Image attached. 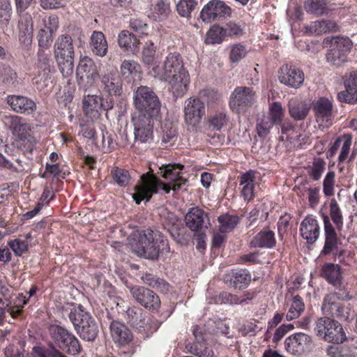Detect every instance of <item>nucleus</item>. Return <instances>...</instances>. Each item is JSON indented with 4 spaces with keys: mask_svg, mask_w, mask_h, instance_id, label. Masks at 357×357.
<instances>
[{
    "mask_svg": "<svg viewBox=\"0 0 357 357\" xmlns=\"http://www.w3.org/2000/svg\"><path fill=\"white\" fill-rule=\"evenodd\" d=\"M142 183L135 186V193L132 198L136 204H139L142 200L149 201L152 194L158 193L160 188L166 194L169 193L172 189V185L168 181L165 183L161 181L152 171H149L141 176Z\"/></svg>",
    "mask_w": 357,
    "mask_h": 357,
    "instance_id": "6e6552de",
    "label": "nucleus"
},
{
    "mask_svg": "<svg viewBox=\"0 0 357 357\" xmlns=\"http://www.w3.org/2000/svg\"><path fill=\"white\" fill-rule=\"evenodd\" d=\"M345 91L338 93L340 101L354 102L357 101V72H351L344 81Z\"/></svg>",
    "mask_w": 357,
    "mask_h": 357,
    "instance_id": "7c9ffc66",
    "label": "nucleus"
},
{
    "mask_svg": "<svg viewBox=\"0 0 357 357\" xmlns=\"http://www.w3.org/2000/svg\"><path fill=\"white\" fill-rule=\"evenodd\" d=\"M19 40L26 47L31 45L33 40V26L31 16L24 13L20 16L18 24Z\"/></svg>",
    "mask_w": 357,
    "mask_h": 357,
    "instance_id": "cd10ccee",
    "label": "nucleus"
},
{
    "mask_svg": "<svg viewBox=\"0 0 357 357\" xmlns=\"http://www.w3.org/2000/svg\"><path fill=\"white\" fill-rule=\"evenodd\" d=\"M29 302V298H26L23 294H20L14 300L13 305H10L7 308V311L10 313L12 317H17L22 312L24 305Z\"/></svg>",
    "mask_w": 357,
    "mask_h": 357,
    "instance_id": "6e6d98bb",
    "label": "nucleus"
},
{
    "mask_svg": "<svg viewBox=\"0 0 357 357\" xmlns=\"http://www.w3.org/2000/svg\"><path fill=\"white\" fill-rule=\"evenodd\" d=\"M354 317V312L351 310L350 305L342 303L333 318L335 317L340 320L347 321L352 319Z\"/></svg>",
    "mask_w": 357,
    "mask_h": 357,
    "instance_id": "69168bd1",
    "label": "nucleus"
},
{
    "mask_svg": "<svg viewBox=\"0 0 357 357\" xmlns=\"http://www.w3.org/2000/svg\"><path fill=\"white\" fill-rule=\"evenodd\" d=\"M133 105L139 112L150 116H157L161 103L155 92L147 86H138L132 93Z\"/></svg>",
    "mask_w": 357,
    "mask_h": 357,
    "instance_id": "423d86ee",
    "label": "nucleus"
},
{
    "mask_svg": "<svg viewBox=\"0 0 357 357\" xmlns=\"http://www.w3.org/2000/svg\"><path fill=\"white\" fill-rule=\"evenodd\" d=\"M183 168L184 166L181 164H166L159 169L161 176L170 182L174 191L180 190L187 182L183 176Z\"/></svg>",
    "mask_w": 357,
    "mask_h": 357,
    "instance_id": "b1692460",
    "label": "nucleus"
},
{
    "mask_svg": "<svg viewBox=\"0 0 357 357\" xmlns=\"http://www.w3.org/2000/svg\"><path fill=\"white\" fill-rule=\"evenodd\" d=\"M169 13L170 8L169 3H167L163 0H160L154 6L152 17L155 21H162L168 17Z\"/></svg>",
    "mask_w": 357,
    "mask_h": 357,
    "instance_id": "864d4df0",
    "label": "nucleus"
},
{
    "mask_svg": "<svg viewBox=\"0 0 357 357\" xmlns=\"http://www.w3.org/2000/svg\"><path fill=\"white\" fill-rule=\"evenodd\" d=\"M247 50L245 46L236 44L231 47L230 52V59L232 62H238L245 56Z\"/></svg>",
    "mask_w": 357,
    "mask_h": 357,
    "instance_id": "774afa93",
    "label": "nucleus"
},
{
    "mask_svg": "<svg viewBox=\"0 0 357 357\" xmlns=\"http://www.w3.org/2000/svg\"><path fill=\"white\" fill-rule=\"evenodd\" d=\"M250 282V275L246 270H240L232 273L229 282L235 289L245 288Z\"/></svg>",
    "mask_w": 357,
    "mask_h": 357,
    "instance_id": "a18cd8bd",
    "label": "nucleus"
},
{
    "mask_svg": "<svg viewBox=\"0 0 357 357\" xmlns=\"http://www.w3.org/2000/svg\"><path fill=\"white\" fill-rule=\"evenodd\" d=\"M53 33L41 24L37 35L40 49L47 48L52 41Z\"/></svg>",
    "mask_w": 357,
    "mask_h": 357,
    "instance_id": "052dcab7",
    "label": "nucleus"
},
{
    "mask_svg": "<svg viewBox=\"0 0 357 357\" xmlns=\"http://www.w3.org/2000/svg\"><path fill=\"white\" fill-rule=\"evenodd\" d=\"M129 245L137 256L148 259H156L159 252L167 248V241L158 231L147 229L133 231L130 236Z\"/></svg>",
    "mask_w": 357,
    "mask_h": 357,
    "instance_id": "f03ea898",
    "label": "nucleus"
},
{
    "mask_svg": "<svg viewBox=\"0 0 357 357\" xmlns=\"http://www.w3.org/2000/svg\"><path fill=\"white\" fill-rule=\"evenodd\" d=\"M185 222L186 226L193 231H202L211 225L207 213L197 206L188 209L185 216Z\"/></svg>",
    "mask_w": 357,
    "mask_h": 357,
    "instance_id": "393cba45",
    "label": "nucleus"
},
{
    "mask_svg": "<svg viewBox=\"0 0 357 357\" xmlns=\"http://www.w3.org/2000/svg\"><path fill=\"white\" fill-rule=\"evenodd\" d=\"M197 98H200L204 102H206L208 104L213 103L219 100L220 96L215 90L211 89H205L199 91Z\"/></svg>",
    "mask_w": 357,
    "mask_h": 357,
    "instance_id": "0e129e2a",
    "label": "nucleus"
},
{
    "mask_svg": "<svg viewBox=\"0 0 357 357\" xmlns=\"http://www.w3.org/2000/svg\"><path fill=\"white\" fill-rule=\"evenodd\" d=\"M312 111L320 128H329L333 124V104L326 98H319L312 102Z\"/></svg>",
    "mask_w": 357,
    "mask_h": 357,
    "instance_id": "6ab92c4d",
    "label": "nucleus"
},
{
    "mask_svg": "<svg viewBox=\"0 0 357 357\" xmlns=\"http://www.w3.org/2000/svg\"><path fill=\"white\" fill-rule=\"evenodd\" d=\"M325 231V244L322 252L329 254L337 245V234L328 215L323 216Z\"/></svg>",
    "mask_w": 357,
    "mask_h": 357,
    "instance_id": "f704fd0d",
    "label": "nucleus"
},
{
    "mask_svg": "<svg viewBox=\"0 0 357 357\" xmlns=\"http://www.w3.org/2000/svg\"><path fill=\"white\" fill-rule=\"evenodd\" d=\"M118 44L124 50L135 52L139 49V40L128 30H123L118 36Z\"/></svg>",
    "mask_w": 357,
    "mask_h": 357,
    "instance_id": "58836bf2",
    "label": "nucleus"
},
{
    "mask_svg": "<svg viewBox=\"0 0 357 357\" xmlns=\"http://www.w3.org/2000/svg\"><path fill=\"white\" fill-rule=\"evenodd\" d=\"M90 45L92 52L100 57H103L107 52L108 45L105 35L101 31H94L90 39Z\"/></svg>",
    "mask_w": 357,
    "mask_h": 357,
    "instance_id": "c9c22d12",
    "label": "nucleus"
},
{
    "mask_svg": "<svg viewBox=\"0 0 357 357\" xmlns=\"http://www.w3.org/2000/svg\"><path fill=\"white\" fill-rule=\"evenodd\" d=\"M326 169V162L320 159H314L312 164L307 168L310 177L314 181H318Z\"/></svg>",
    "mask_w": 357,
    "mask_h": 357,
    "instance_id": "8fccbe9b",
    "label": "nucleus"
},
{
    "mask_svg": "<svg viewBox=\"0 0 357 357\" xmlns=\"http://www.w3.org/2000/svg\"><path fill=\"white\" fill-rule=\"evenodd\" d=\"M7 103L15 112L26 115L34 114L37 108L33 100L23 96H8Z\"/></svg>",
    "mask_w": 357,
    "mask_h": 357,
    "instance_id": "bb28decb",
    "label": "nucleus"
},
{
    "mask_svg": "<svg viewBox=\"0 0 357 357\" xmlns=\"http://www.w3.org/2000/svg\"><path fill=\"white\" fill-rule=\"evenodd\" d=\"M342 303L337 293H329L323 299L321 312L323 314L333 318Z\"/></svg>",
    "mask_w": 357,
    "mask_h": 357,
    "instance_id": "4c0bfd02",
    "label": "nucleus"
},
{
    "mask_svg": "<svg viewBox=\"0 0 357 357\" xmlns=\"http://www.w3.org/2000/svg\"><path fill=\"white\" fill-rule=\"evenodd\" d=\"M155 52L156 47L153 43L151 41L146 42L142 52V59L143 62L146 64L152 63L155 59Z\"/></svg>",
    "mask_w": 357,
    "mask_h": 357,
    "instance_id": "680f3d73",
    "label": "nucleus"
},
{
    "mask_svg": "<svg viewBox=\"0 0 357 357\" xmlns=\"http://www.w3.org/2000/svg\"><path fill=\"white\" fill-rule=\"evenodd\" d=\"M0 82L7 86H15L17 82V73L10 66H3L0 69Z\"/></svg>",
    "mask_w": 357,
    "mask_h": 357,
    "instance_id": "3c124183",
    "label": "nucleus"
},
{
    "mask_svg": "<svg viewBox=\"0 0 357 357\" xmlns=\"http://www.w3.org/2000/svg\"><path fill=\"white\" fill-rule=\"evenodd\" d=\"M99 75L98 67L92 59L84 56L79 60L76 69V77L80 87L87 89L93 86Z\"/></svg>",
    "mask_w": 357,
    "mask_h": 357,
    "instance_id": "f8f14e48",
    "label": "nucleus"
},
{
    "mask_svg": "<svg viewBox=\"0 0 357 357\" xmlns=\"http://www.w3.org/2000/svg\"><path fill=\"white\" fill-rule=\"evenodd\" d=\"M285 112L279 102H274L269 106V119L274 123H281L284 117Z\"/></svg>",
    "mask_w": 357,
    "mask_h": 357,
    "instance_id": "603ef678",
    "label": "nucleus"
},
{
    "mask_svg": "<svg viewBox=\"0 0 357 357\" xmlns=\"http://www.w3.org/2000/svg\"><path fill=\"white\" fill-rule=\"evenodd\" d=\"M232 10L221 0H211L202 9L200 18L204 22H211L221 18L231 16Z\"/></svg>",
    "mask_w": 357,
    "mask_h": 357,
    "instance_id": "f3484780",
    "label": "nucleus"
},
{
    "mask_svg": "<svg viewBox=\"0 0 357 357\" xmlns=\"http://www.w3.org/2000/svg\"><path fill=\"white\" fill-rule=\"evenodd\" d=\"M35 357H66L61 351L54 346L45 349L40 347H33Z\"/></svg>",
    "mask_w": 357,
    "mask_h": 357,
    "instance_id": "bf43d9fd",
    "label": "nucleus"
},
{
    "mask_svg": "<svg viewBox=\"0 0 357 357\" xmlns=\"http://www.w3.org/2000/svg\"><path fill=\"white\" fill-rule=\"evenodd\" d=\"M275 233L269 229H264L255 235L250 242L251 248H273L275 246Z\"/></svg>",
    "mask_w": 357,
    "mask_h": 357,
    "instance_id": "2f4dec72",
    "label": "nucleus"
},
{
    "mask_svg": "<svg viewBox=\"0 0 357 357\" xmlns=\"http://www.w3.org/2000/svg\"><path fill=\"white\" fill-rule=\"evenodd\" d=\"M321 275L328 283L336 285L342 279L341 268L338 264H325L321 268Z\"/></svg>",
    "mask_w": 357,
    "mask_h": 357,
    "instance_id": "ea45409f",
    "label": "nucleus"
},
{
    "mask_svg": "<svg viewBox=\"0 0 357 357\" xmlns=\"http://www.w3.org/2000/svg\"><path fill=\"white\" fill-rule=\"evenodd\" d=\"M8 245L17 257L22 256L29 249L28 242L19 238L9 241Z\"/></svg>",
    "mask_w": 357,
    "mask_h": 357,
    "instance_id": "4d7b16f0",
    "label": "nucleus"
},
{
    "mask_svg": "<svg viewBox=\"0 0 357 357\" xmlns=\"http://www.w3.org/2000/svg\"><path fill=\"white\" fill-rule=\"evenodd\" d=\"M288 109L289 115L296 121L304 120L310 112L309 105L297 98L289 100Z\"/></svg>",
    "mask_w": 357,
    "mask_h": 357,
    "instance_id": "72a5a7b5",
    "label": "nucleus"
},
{
    "mask_svg": "<svg viewBox=\"0 0 357 357\" xmlns=\"http://www.w3.org/2000/svg\"><path fill=\"white\" fill-rule=\"evenodd\" d=\"M313 346V338L304 333H296L286 338L284 347L286 350L295 356H300L309 351Z\"/></svg>",
    "mask_w": 357,
    "mask_h": 357,
    "instance_id": "aec40b11",
    "label": "nucleus"
},
{
    "mask_svg": "<svg viewBox=\"0 0 357 357\" xmlns=\"http://www.w3.org/2000/svg\"><path fill=\"white\" fill-rule=\"evenodd\" d=\"M305 308V303L303 298L296 295L293 297L290 307L286 314V319L291 321L298 318L304 312Z\"/></svg>",
    "mask_w": 357,
    "mask_h": 357,
    "instance_id": "c03bdc74",
    "label": "nucleus"
},
{
    "mask_svg": "<svg viewBox=\"0 0 357 357\" xmlns=\"http://www.w3.org/2000/svg\"><path fill=\"white\" fill-rule=\"evenodd\" d=\"M68 317L76 333L86 341H93L98 334V326L91 314L81 305L70 309Z\"/></svg>",
    "mask_w": 357,
    "mask_h": 357,
    "instance_id": "7ed1b4c3",
    "label": "nucleus"
},
{
    "mask_svg": "<svg viewBox=\"0 0 357 357\" xmlns=\"http://www.w3.org/2000/svg\"><path fill=\"white\" fill-rule=\"evenodd\" d=\"M37 68L38 69V77L33 78V83L38 85V89L41 91L47 86L46 82L50 79V75L54 71L51 54L45 52L43 49H39L38 52Z\"/></svg>",
    "mask_w": 357,
    "mask_h": 357,
    "instance_id": "2eb2a0df",
    "label": "nucleus"
},
{
    "mask_svg": "<svg viewBox=\"0 0 357 357\" xmlns=\"http://www.w3.org/2000/svg\"><path fill=\"white\" fill-rule=\"evenodd\" d=\"M48 332L55 346L68 354L78 355L82 351V347L77 337L66 328L57 325L51 324Z\"/></svg>",
    "mask_w": 357,
    "mask_h": 357,
    "instance_id": "1a4fd4ad",
    "label": "nucleus"
},
{
    "mask_svg": "<svg viewBox=\"0 0 357 357\" xmlns=\"http://www.w3.org/2000/svg\"><path fill=\"white\" fill-rule=\"evenodd\" d=\"M314 332L317 337L328 343L339 344L347 340L342 324L329 317L318 318L314 322Z\"/></svg>",
    "mask_w": 357,
    "mask_h": 357,
    "instance_id": "0eeeda50",
    "label": "nucleus"
},
{
    "mask_svg": "<svg viewBox=\"0 0 357 357\" xmlns=\"http://www.w3.org/2000/svg\"><path fill=\"white\" fill-rule=\"evenodd\" d=\"M102 93L108 96H119L122 93V81L116 67L105 66L99 75Z\"/></svg>",
    "mask_w": 357,
    "mask_h": 357,
    "instance_id": "ddd939ff",
    "label": "nucleus"
},
{
    "mask_svg": "<svg viewBox=\"0 0 357 357\" xmlns=\"http://www.w3.org/2000/svg\"><path fill=\"white\" fill-rule=\"evenodd\" d=\"M196 4V0H180L176 5V10L181 16L189 17Z\"/></svg>",
    "mask_w": 357,
    "mask_h": 357,
    "instance_id": "13d9d810",
    "label": "nucleus"
},
{
    "mask_svg": "<svg viewBox=\"0 0 357 357\" xmlns=\"http://www.w3.org/2000/svg\"><path fill=\"white\" fill-rule=\"evenodd\" d=\"M259 173L255 170H249L243 173L240 178V185L242 186L241 195L244 199L250 201L253 199L255 194V185L257 183V178Z\"/></svg>",
    "mask_w": 357,
    "mask_h": 357,
    "instance_id": "c85d7f7f",
    "label": "nucleus"
},
{
    "mask_svg": "<svg viewBox=\"0 0 357 357\" xmlns=\"http://www.w3.org/2000/svg\"><path fill=\"white\" fill-rule=\"evenodd\" d=\"M54 57L63 77L73 73L75 47L72 37L68 34L60 35L54 43Z\"/></svg>",
    "mask_w": 357,
    "mask_h": 357,
    "instance_id": "39448f33",
    "label": "nucleus"
},
{
    "mask_svg": "<svg viewBox=\"0 0 357 357\" xmlns=\"http://www.w3.org/2000/svg\"><path fill=\"white\" fill-rule=\"evenodd\" d=\"M150 74L161 81L167 82L174 97H182L187 92L190 84V75L184 67L182 57L178 53L169 54L162 66H153Z\"/></svg>",
    "mask_w": 357,
    "mask_h": 357,
    "instance_id": "f257e3e1",
    "label": "nucleus"
},
{
    "mask_svg": "<svg viewBox=\"0 0 357 357\" xmlns=\"http://www.w3.org/2000/svg\"><path fill=\"white\" fill-rule=\"evenodd\" d=\"M351 146V136L344 135L336 139L330 149V156H333L341 146L340 153L338 157L340 162H344L348 157Z\"/></svg>",
    "mask_w": 357,
    "mask_h": 357,
    "instance_id": "473e14b6",
    "label": "nucleus"
},
{
    "mask_svg": "<svg viewBox=\"0 0 357 357\" xmlns=\"http://www.w3.org/2000/svg\"><path fill=\"white\" fill-rule=\"evenodd\" d=\"M303 6L307 13L317 16L328 15L330 11L326 0H305Z\"/></svg>",
    "mask_w": 357,
    "mask_h": 357,
    "instance_id": "37998d69",
    "label": "nucleus"
},
{
    "mask_svg": "<svg viewBox=\"0 0 357 357\" xmlns=\"http://www.w3.org/2000/svg\"><path fill=\"white\" fill-rule=\"evenodd\" d=\"M192 331L195 341L192 344L189 343L186 344V349L190 354L198 357H213L214 352L205 341L204 328L196 325L192 326Z\"/></svg>",
    "mask_w": 357,
    "mask_h": 357,
    "instance_id": "4be33fe9",
    "label": "nucleus"
},
{
    "mask_svg": "<svg viewBox=\"0 0 357 357\" xmlns=\"http://www.w3.org/2000/svg\"><path fill=\"white\" fill-rule=\"evenodd\" d=\"M330 215L336 227L340 230L343 226V217L340 208L335 199H332L330 202Z\"/></svg>",
    "mask_w": 357,
    "mask_h": 357,
    "instance_id": "5fc2aeb1",
    "label": "nucleus"
},
{
    "mask_svg": "<svg viewBox=\"0 0 357 357\" xmlns=\"http://www.w3.org/2000/svg\"><path fill=\"white\" fill-rule=\"evenodd\" d=\"M279 80L287 86L298 89L304 82V73L296 66L286 64L280 68Z\"/></svg>",
    "mask_w": 357,
    "mask_h": 357,
    "instance_id": "a878e982",
    "label": "nucleus"
},
{
    "mask_svg": "<svg viewBox=\"0 0 357 357\" xmlns=\"http://www.w3.org/2000/svg\"><path fill=\"white\" fill-rule=\"evenodd\" d=\"M130 292L132 298L145 308L156 311L160 307L159 296L152 290L141 286L130 287Z\"/></svg>",
    "mask_w": 357,
    "mask_h": 357,
    "instance_id": "5701e85b",
    "label": "nucleus"
},
{
    "mask_svg": "<svg viewBox=\"0 0 357 357\" xmlns=\"http://www.w3.org/2000/svg\"><path fill=\"white\" fill-rule=\"evenodd\" d=\"M114 182L120 187L127 186L131 180V176L128 170L119 167L114 168L111 171Z\"/></svg>",
    "mask_w": 357,
    "mask_h": 357,
    "instance_id": "de8ad7c7",
    "label": "nucleus"
},
{
    "mask_svg": "<svg viewBox=\"0 0 357 357\" xmlns=\"http://www.w3.org/2000/svg\"><path fill=\"white\" fill-rule=\"evenodd\" d=\"M300 231L301 236L308 243H314L319 236L318 221L312 216L306 217L301 223Z\"/></svg>",
    "mask_w": 357,
    "mask_h": 357,
    "instance_id": "c756f323",
    "label": "nucleus"
},
{
    "mask_svg": "<svg viewBox=\"0 0 357 357\" xmlns=\"http://www.w3.org/2000/svg\"><path fill=\"white\" fill-rule=\"evenodd\" d=\"M337 29V26L334 21L324 20L312 22L305 26L306 32L316 35L334 31Z\"/></svg>",
    "mask_w": 357,
    "mask_h": 357,
    "instance_id": "e433bc0d",
    "label": "nucleus"
},
{
    "mask_svg": "<svg viewBox=\"0 0 357 357\" xmlns=\"http://www.w3.org/2000/svg\"><path fill=\"white\" fill-rule=\"evenodd\" d=\"M335 183V173L333 171L328 172L323 181V192L325 196L330 197L334 194Z\"/></svg>",
    "mask_w": 357,
    "mask_h": 357,
    "instance_id": "e2e57ef3",
    "label": "nucleus"
},
{
    "mask_svg": "<svg viewBox=\"0 0 357 357\" xmlns=\"http://www.w3.org/2000/svg\"><path fill=\"white\" fill-rule=\"evenodd\" d=\"M156 116L138 114L132 117L135 141L151 143L153 137V119Z\"/></svg>",
    "mask_w": 357,
    "mask_h": 357,
    "instance_id": "dca6fc26",
    "label": "nucleus"
},
{
    "mask_svg": "<svg viewBox=\"0 0 357 357\" xmlns=\"http://www.w3.org/2000/svg\"><path fill=\"white\" fill-rule=\"evenodd\" d=\"M205 114V102L200 98L190 97L185 101L184 120L188 125L197 126Z\"/></svg>",
    "mask_w": 357,
    "mask_h": 357,
    "instance_id": "412c9836",
    "label": "nucleus"
},
{
    "mask_svg": "<svg viewBox=\"0 0 357 357\" xmlns=\"http://www.w3.org/2000/svg\"><path fill=\"white\" fill-rule=\"evenodd\" d=\"M5 119L18 148L24 153H32L38 140L33 136L31 125L17 115L8 116Z\"/></svg>",
    "mask_w": 357,
    "mask_h": 357,
    "instance_id": "20e7f679",
    "label": "nucleus"
},
{
    "mask_svg": "<svg viewBox=\"0 0 357 357\" xmlns=\"http://www.w3.org/2000/svg\"><path fill=\"white\" fill-rule=\"evenodd\" d=\"M127 321L139 331L145 330L146 324V315L141 309L136 307L128 308L126 311Z\"/></svg>",
    "mask_w": 357,
    "mask_h": 357,
    "instance_id": "79ce46f5",
    "label": "nucleus"
},
{
    "mask_svg": "<svg viewBox=\"0 0 357 357\" xmlns=\"http://www.w3.org/2000/svg\"><path fill=\"white\" fill-rule=\"evenodd\" d=\"M138 64L133 60H124L121 65V73L123 76L128 77L137 71Z\"/></svg>",
    "mask_w": 357,
    "mask_h": 357,
    "instance_id": "338daca9",
    "label": "nucleus"
},
{
    "mask_svg": "<svg viewBox=\"0 0 357 357\" xmlns=\"http://www.w3.org/2000/svg\"><path fill=\"white\" fill-rule=\"evenodd\" d=\"M226 38L224 27L213 25L206 33V43L208 44H220Z\"/></svg>",
    "mask_w": 357,
    "mask_h": 357,
    "instance_id": "49530a36",
    "label": "nucleus"
},
{
    "mask_svg": "<svg viewBox=\"0 0 357 357\" xmlns=\"http://www.w3.org/2000/svg\"><path fill=\"white\" fill-rule=\"evenodd\" d=\"M229 116L224 109L211 112L208 116V123L213 130L220 131L229 121Z\"/></svg>",
    "mask_w": 357,
    "mask_h": 357,
    "instance_id": "a19ab883",
    "label": "nucleus"
},
{
    "mask_svg": "<svg viewBox=\"0 0 357 357\" xmlns=\"http://www.w3.org/2000/svg\"><path fill=\"white\" fill-rule=\"evenodd\" d=\"M83 111L86 117L91 121L100 119L102 111H108L114 106L112 98L103 99L100 96L86 95L82 100Z\"/></svg>",
    "mask_w": 357,
    "mask_h": 357,
    "instance_id": "9d476101",
    "label": "nucleus"
},
{
    "mask_svg": "<svg viewBox=\"0 0 357 357\" xmlns=\"http://www.w3.org/2000/svg\"><path fill=\"white\" fill-rule=\"evenodd\" d=\"M352 46L348 38L335 37L326 55L327 62L335 66H340L347 61V55Z\"/></svg>",
    "mask_w": 357,
    "mask_h": 357,
    "instance_id": "9b49d317",
    "label": "nucleus"
},
{
    "mask_svg": "<svg viewBox=\"0 0 357 357\" xmlns=\"http://www.w3.org/2000/svg\"><path fill=\"white\" fill-rule=\"evenodd\" d=\"M255 100L256 93L252 88L238 86L230 96L229 106L233 112L241 114L252 107Z\"/></svg>",
    "mask_w": 357,
    "mask_h": 357,
    "instance_id": "4468645a",
    "label": "nucleus"
},
{
    "mask_svg": "<svg viewBox=\"0 0 357 357\" xmlns=\"http://www.w3.org/2000/svg\"><path fill=\"white\" fill-rule=\"evenodd\" d=\"M110 331L112 337L115 342L120 347H128V351H122L121 353L124 354L125 357H130L135 351V347L132 343V334L127 326L116 321H114L110 324Z\"/></svg>",
    "mask_w": 357,
    "mask_h": 357,
    "instance_id": "a211bd4d",
    "label": "nucleus"
},
{
    "mask_svg": "<svg viewBox=\"0 0 357 357\" xmlns=\"http://www.w3.org/2000/svg\"><path fill=\"white\" fill-rule=\"evenodd\" d=\"M220 224V231L222 233L229 232L234 229L238 223V218L236 215L225 214L218 218Z\"/></svg>",
    "mask_w": 357,
    "mask_h": 357,
    "instance_id": "09e8293b",
    "label": "nucleus"
}]
</instances>
